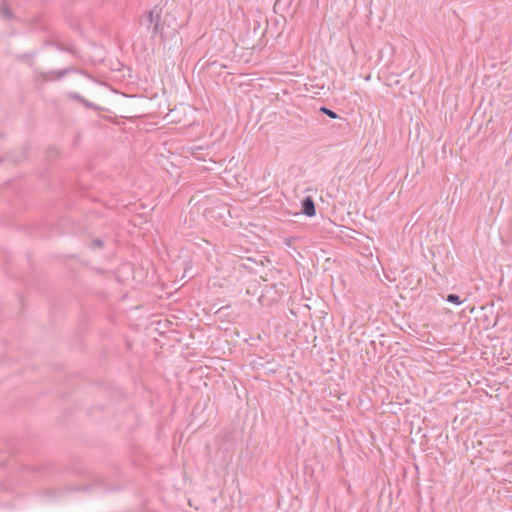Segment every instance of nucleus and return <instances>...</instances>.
<instances>
[{
    "label": "nucleus",
    "instance_id": "f03ea898",
    "mask_svg": "<svg viewBox=\"0 0 512 512\" xmlns=\"http://www.w3.org/2000/svg\"><path fill=\"white\" fill-rule=\"evenodd\" d=\"M302 212L309 217L315 215V213H316L315 205H314L313 200L310 197H306L305 199H303Z\"/></svg>",
    "mask_w": 512,
    "mask_h": 512
},
{
    "label": "nucleus",
    "instance_id": "39448f33",
    "mask_svg": "<svg viewBox=\"0 0 512 512\" xmlns=\"http://www.w3.org/2000/svg\"><path fill=\"white\" fill-rule=\"evenodd\" d=\"M1 13L5 16V17H10L11 13L9 11L8 8H2L1 10Z\"/></svg>",
    "mask_w": 512,
    "mask_h": 512
},
{
    "label": "nucleus",
    "instance_id": "20e7f679",
    "mask_svg": "<svg viewBox=\"0 0 512 512\" xmlns=\"http://www.w3.org/2000/svg\"><path fill=\"white\" fill-rule=\"evenodd\" d=\"M321 111H322L323 113H325L326 115H328V116H329L330 118H332V119H335V118H337V117H338V116H337V114H336L334 111H332V110H330V109H328V108L322 107V108H321Z\"/></svg>",
    "mask_w": 512,
    "mask_h": 512
},
{
    "label": "nucleus",
    "instance_id": "f257e3e1",
    "mask_svg": "<svg viewBox=\"0 0 512 512\" xmlns=\"http://www.w3.org/2000/svg\"><path fill=\"white\" fill-rule=\"evenodd\" d=\"M159 20H160V11L157 8H155L148 12V14L144 20V23L147 24L148 26L154 25L153 30H154V33H156L158 31Z\"/></svg>",
    "mask_w": 512,
    "mask_h": 512
},
{
    "label": "nucleus",
    "instance_id": "7ed1b4c3",
    "mask_svg": "<svg viewBox=\"0 0 512 512\" xmlns=\"http://www.w3.org/2000/svg\"><path fill=\"white\" fill-rule=\"evenodd\" d=\"M447 301L450 302V303H454L456 305H459V304L462 303L460 298H459V296L456 295V294H449L447 296Z\"/></svg>",
    "mask_w": 512,
    "mask_h": 512
},
{
    "label": "nucleus",
    "instance_id": "423d86ee",
    "mask_svg": "<svg viewBox=\"0 0 512 512\" xmlns=\"http://www.w3.org/2000/svg\"><path fill=\"white\" fill-rule=\"evenodd\" d=\"M94 245H96V246H101V245H102V243H101V241H100V240H96V241H94Z\"/></svg>",
    "mask_w": 512,
    "mask_h": 512
}]
</instances>
